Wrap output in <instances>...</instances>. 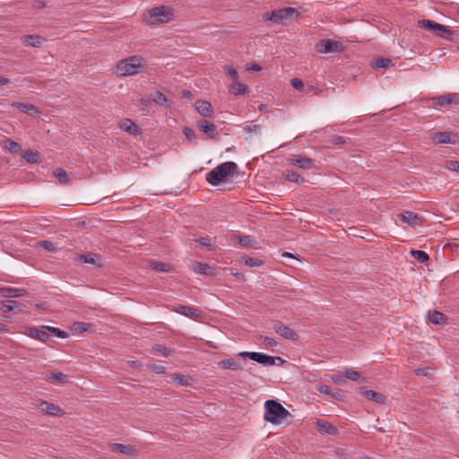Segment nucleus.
<instances>
[{"mask_svg": "<svg viewBox=\"0 0 459 459\" xmlns=\"http://www.w3.org/2000/svg\"><path fill=\"white\" fill-rule=\"evenodd\" d=\"M288 417H291L290 412L276 400H268L264 403V420L273 424H281Z\"/></svg>", "mask_w": 459, "mask_h": 459, "instance_id": "obj_1", "label": "nucleus"}, {"mask_svg": "<svg viewBox=\"0 0 459 459\" xmlns=\"http://www.w3.org/2000/svg\"><path fill=\"white\" fill-rule=\"evenodd\" d=\"M145 66V61L143 57L133 56L121 60L117 65V74L118 76H130L139 74Z\"/></svg>", "mask_w": 459, "mask_h": 459, "instance_id": "obj_2", "label": "nucleus"}, {"mask_svg": "<svg viewBox=\"0 0 459 459\" xmlns=\"http://www.w3.org/2000/svg\"><path fill=\"white\" fill-rule=\"evenodd\" d=\"M298 17V11L293 7H284L273 10L264 15L266 20H269L277 24H287L291 22Z\"/></svg>", "mask_w": 459, "mask_h": 459, "instance_id": "obj_3", "label": "nucleus"}, {"mask_svg": "<svg viewBox=\"0 0 459 459\" xmlns=\"http://www.w3.org/2000/svg\"><path fill=\"white\" fill-rule=\"evenodd\" d=\"M174 19L173 10L169 6L154 7L149 11L147 22L151 24L165 23Z\"/></svg>", "mask_w": 459, "mask_h": 459, "instance_id": "obj_4", "label": "nucleus"}, {"mask_svg": "<svg viewBox=\"0 0 459 459\" xmlns=\"http://www.w3.org/2000/svg\"><path fill=\"white\" fill-rule=\"evenodd\" d=\"M240 174H206V181L212 186H221L224 189H230L231 186L238 183L236 178Z\"/></svg>", "mask_w": 459, "mask_h": 459, "instance_id": "obj_5", "label": "nucleus"}, {"mask_svg": "<svg viewBox=\"0 0 459 459\" xmlns=\"http://www.w3.org/2000/svg\"><path fill=\"white\" fill-rule=\"evenodd\" d=\"M316 48L317 52L327 54V53H338L342 50V46L340 42L333 39H323L320 40L316 45Z\"/></svg>", "mask_w": 459, "mask_h": 459, "instance_id": "obj_6", "label": "nucleus"}, {"mask_svg": "<svg viewBox=\"0 0 459 459\" xmlns=\"http://www.w3.org/2000/svg\"><path fill=\"white\" fill-rule=\"evenodd\" d=\"M434 105L450 107L459 105V93L451 92L432 98Z\"/></svg>", "mask_w": 459, "mask_h": 459, "instance_id": "obj_7", "label": "nucleus"}, {"mask_svg": "<svg viewBox=\"0 0 459 459\" xmlns=\"http://www.w3.org/2000/svg\"><path fill=\"white\" fill-rule=\"evenodd\" d=\"M273 329L277 334L283 337L284 339L293 342H297L299 340V334L293 329L281 321H276L273 324Z\"/></svg>", "mask_w": 459, "mask_h": 459, "instance_id": "obj_8", "label": "nucleus"}, {"mask_svg": "<svg viewBox=\"0 0 459 459\" xmlns=\"http://www.w3.org/2000/svg\"><path fill=\"white\" fill-rule=\"evenodd\" d=\"M290 164L302 169H314V160L301 154L292 155L289 159Z\"/></svg>", "mask_w": 459, "mask_h": 459, "instance_id": "obj_9", "label": "nucleus"}, {"mask_svg": "<svg viewBox=\"0 0 459 459\" xmlns=\"http://www.w3.org/2000/svg\"><path fill=\"white\" fill-rule=\"evenodd\" d=\"M197 126L201 132L211 139H214L219 135L216 126L205 119L199 120Z\"/></svg>", "mask_w": 459, "mask_h": 459, "instance_id": "obj_10", "label": "nucleus"}, {"mask_svg": "<svg viewBox=\"0 0 459 459\" xmlns=\"http://www.w3.org/2000/svg\"><path fill=\"white\" fill-rule=\"evenodd\" d=\"M422 24L424 28L429 29L430 30H438L446 34V38L447 39H451L452 36L454 35V31L449 30L447 27H446L443 24H440L437 22L431 21V20H423Z\"/></svg>", "mask_w": 459, "mask_h": 459, "instance_id": "obj_11", "label": "nucleus"}, {"mask_svg": "<svg viewBox=\"0 0 459 459\" xmlns=\"http://www.w3.org/2000/svg\"><path fill=\"white\" fill-rule=\"evenodd\" d=\"M39 409L45 414L51 416H61L64 414V411L58 405L47 401H42L39 404Z\"/></svg>", "mask_w": 459, "mask_h": 459, "instance_id": "obj_12", "label": "nucleus"}, {"mask_svg": "<svg viewBox=\"0 0 459 459\" xmlns=\"http://www.w3.org/2000/svg\"><path fill=\"white\" fill-rule=\"evenodd\" d=\"M0 309L4 310V312L13 311L17 314L26 312L25 306L16 300H3V301H1Z\"/></svg>", "mask_w": 459, "mask_h": 459, "instance_id": "obj_13", "label": "nucleus"}, {"mask_svg": "<svg viewBox=\"0 0 459 459\" xmlns=\"http://www.w3.org/2000/svg\"><path fill=\"white\" fill-rule=\"evenodd\" d=\"M119 128L131 135H138L141 134V129L137 124H135L130 118H124L119 122Z\"/></svg>", "mask_w": 459, "mask_h": 459, "instance_id": "obj_14", "label": "nucleus"}, {"mask_svg": "<svg viewBox=\"0 0 459 459\" xmlns=\"http://www.w3.org/2000/svg\"><path fill=\"white\" fill-rule=\"evenodd\" d=\"M191 269L198 274L203 275H208V276H213L215 275V268L210 266L206 263H201V262H192L191 264Z\"/></svg>", "mask_w": 459, "mask_h": 459, "instance_id": "obj_15", "label": "nucleus"}, {"mask_svg": "<svg viewBox=\"0 0 459 459\" xmlns=\"http://www.w3.org/2000/svg\"><path fill=\"white\" fill-rule=\"evenodd\" d=\"M359 393L364 395L367 399L373 401L379 404H385L386 403V397L381 394L373 390H367L366 387L360 386Z\"/></svg>", "mask_w": 459, "mask_h": 459, "instance_id": "obj_16", "label": "nucleus"}, {"mask_svg": "<svg viewBox=\"0 0 459 459\" xmlns=\"http://www.w3.org/2000/svg\"><path fill=\"white\" fill-rule=\"evenodd\" d=\"M254 357V361L262 364L264 366H273L275 364L276 360L283 363L284 360L281 357H273L264 353L255 352Z\"/></svg>", "mask_w": 459, "mask_h": 459, "instance_id": "obj_17", "label": "nucleus"}, {"mask_svg": "<svg viewBox=\"0 0 459 459\" xmlns=\"http://www.w3.org/2000/svg\"><path fill=\"white\" fill-rule=\"evenodd\" d=\"M110 447L113 452L120 453L123 455H127L130 456H134L138 455V450L131 445L112 443L110 444Z\"/></svg>", "mask_w": 459, "mask_h": 459, "instance_id": "obj_18", "label": "nucleus"}, {"mask_svg": "<svg viewBox=\"0 0 459 459\" xmlns=\"http://www.w3.org/2000/svg\"><path fill=\"white\" fill-rule=\"evenodd\" d=\"M455 135L453 133L445 131V132H436L431 134L430 138L435 143H454L453 138Z\"/></svg>", "mask_w": 459, "mask_h": 459, "instance_id": "obj_19", "label": "nucleus"}, {"mask_svg": "<svg viewBox=\"0 0 459 459\" xmlns=\"http://www.w3.org/2000/svg\"><path fill=\"white\" fill-rule=\"evenodd\" d=\"M316 429L322 433H326L332 436H337L339 434L338 429L325 420H317Z\"/></svg>", "mask_w": 459, "mask_h": 459, "instance_id": "obj_20", "label": "nucleus"}, {"mask_svg": "<svg viewBox=\"0 0 459 459\" xmlns=\"http://www.w3.org/2000/svg\"><path fill=\"white\" fill-rule=\"evenodd\" d=\"M175 311L192 319L200 317L202 314V311L196 307L183 305L177 307Z\"/></svg>", "mask_w": 459, "mask_h": 459, "instance_id": "obj_21", "label": "nucleus"}, {"mask_svg": "<svg viewBox=\"0 0 459 459\" xmlns=\"http://www.w3.org/2000/svg\"><path fill=\"white\" fill-rule=\"evenodd\" d=\"M398 218L409 225L415 226L421 222V218L415 212L406 211L403 213L398 214Z\"/></svg>", "mask_w": 459, "mask_h": 459, "instance_id": "obj_22", "label": "nucleus"}, {"mask_svg": "<svg viewBox=\"0 0 459 459\" xmlns=\"http://www.w3.org/2000/svg\"><path fill=\"white\" fill-rule=\"evenodd\" d=\"M22 157L30 164H39L42 161V155L38 151L26 150L22 153Z\"/></svg>", "mask_w": 459, "mask_h": 459, "instance_id": "obj_23", "label": "nucleus"}, {"mask_svg": "<svg viewBox=\"0 0 459 459\" xmlns=\"http://www.w3.org/2000/svg\"><path fill=\"white\" fill-rule=\"evenodd\" d=\"M27 335L44 342L49 339V333L42 328L29 327L27 329Z\"/></svg>", "mask_w": 459, "mask_h": 459, "instance_id": "obj_24", "label": "nucleus"}, {"mask_svg": "<svg viewBox=\"0 0 459 459\" xmlns=\"http://www.w3.org/2000/svg\"><path fill=\"white\" fill-rule=\"evenodd\" d=\"M25 294L26 290L24 289H16L11 287L0 288V296L4 298H19L24 296Z\"/></svg>", "mask_w": 459, "mask_h": 459, "instance_id": "obj_25", "label": "nucleus"}, {"mask_svg": "<svg viewBox=\"0 0 459 459\" xmlns=\"http://www.w3.org/2000/svg\"><path fill=\"white\" fill-rule=\"evenodd\" d=\"M195 108L197 112L204 117H211L213 113V108L212 104L206 100L196 101Z\"/></svg>", "mask_w": 459, "mask_h": 459, "instance_id": "obj_26", "label": "nucleus"}, {"mask_svg": "<svg viewBox=\"0 0 459 459\" xmlns=\"http://www.w3.org/2000/svg\"><path fill=\"white\" fill-rule=\"evenodd\" d=\"M218 365L223 369H232L235 371L243 369L239 361L233 358L222 359L218 363Z\"/></svg>", "mask_w": 459, "mask_h": 459, "instance_id": "obj_27", "label": "nucleus"}, {"mask_svg": "<svg viewBox=\"0 0 459 459\" xmlns=\"http://www.w3.org/2000/svg\"><path fill=\"white\" fill-rule=\"evenodd\" d=\"M3 144L13 155H18L22 152V145L11 138L5 137L3 141Z\"/></svg>", "mask_w": 459, "mask_h": 459, "instance_id": "obj_28", "label": "nucleus"}, {"mask_svg": "<svg viewBox=\"0 0 459 459\" xmlns=\"http://www.w3.org/2000/svg\"><path fill=\"white\" fill-rule=\"evenodd\" d=\"M79 260L84 264H97L98 266H101V257L98 254L94 253H87L82 254L79 255Z\"/></svg>", "mask_w": 459, "mask_h": 459, "instance_id": "obj_29", "label": "nucleus"}, {"mask_svg": "<svg viewBox=\"0 0 459 459\" xmlns=\"http://www.w3.org/2000/svg\"><path fill=\"white\" fill-rule=\"evenodd\" d=\"M12 106L26 114H30V115L39 114V110L38 109V108H36L32 104H27V103H22V102H13L12 104Z\"/></svg>", "mask_w": 459, "mask_h": 459, "instance_id": "obj_30", "label": "nucleus"}, {"mask_svg": "<svg viewBox=\"0 0 459 459\" xmlns=\"http://www.w3.org/2000/svg\"><path fill=\"white\" fill-rule=\"evenodd\" d=\"M93 325L90 323H84V322H74L72 326L71 330L74 333H83L85 332H92Z\"/></svg>", "mask_w": 459, "mask_h": 459, "instance_id": "obj_31", "label": "nucleus"}, {"mask_svg": "<svg viewBox=\"0 0 459 459\" xmlns=\"http://www.w3.org/2000/svg\"><path fill=\"white\" fill-rule=\"evenodd\" d=\"M428 319L433 325H442L446 323V316L443 313L434 310L429 312Z\"/></svg>", "mask_w": 459, "mask_h": 459, "instance_id": "obj_32", "label": "nucleus"}, {"mask_svg": "<svg viewBox=\"0 0 459 459\" xmlns=\"http://www.w3.org/2000/svg\"><path fill=\"white\" fill-rule=\"evenodd\" d=\"M238 165L233 161H227L220 164L212 172H236Z\"/></svg>", "mask_w": 459, "mask_h": 459, "instance_id": "obj_33", "label": "nucleus"}, {"mask_svg": "<svg viewBox=\"0 0 459 459\" xmlns=\"http://www.w3.org/2000/svg\"><path fill=\"white\" fill-rule=\"evenodd\" d=\"M171 378L174 382H176L179 385L187 386L191 385L192 377L189 376H186L183 374H173L171 375Z\"/></svg>", "mask_w": 459, "mask_h": 459, "instance_id": "obj_34", "label": "nucleus"}, {"mask_svg": "<svg viewBox=\"0 0 459 459\" xmlns=\"http://www.w3.org/2000/svg\"><path fill=\"white\" fill-rule=\"evenodd\" d=\"M43 39L37 35H27L22 39L23 44L31 47H39L42 43Z\"/></svg>", "mask_w": 459, "mask_h": 459, "instance_id": "obj_35", "label": "nucleus"}, {"mask_svg": "<svg viewBox=\"0 0 459 459\" xmlns=\"http://www.w3.org/2000/svg\"><path fill=\"white\" fill-rule=\"evenodd\" d=\"M247 91V86L240 82H238V80L234 81L230 87V92L238 95V94H245Z\"/></svg>", "mask_w": 459, "mask_h": 459, "instance_id": "obj_36", "label": "nucleus"}, {"mask_svg": "<svg viewBox=\"0 0 459 459\" xmlns=\"http://www.w3.org/2000/svg\"><path fill=\"white\" fill-rule=\"evenodd\" d=\"M150 267L157 272H169L171 270V265L167 263L152 261L150 263Z\"/></svg>", "mask_w": 459, "mask_h": 459, "instance_id": "obj_37", "label": "nucleus"}, {"mask_svg": "<svg viewBox=\"0 0 459 459\" xmlns=\"http://www.w3.org/2000/svg\"><path fill=\"white\" fill-rule=\"evenodd\" d=\"M392 65H393V61L390 58H386V57H378L373 63V66L377 69L388 68Z\"/></svg>", "mask_w": 459, "mask_h": 459, "instance_id": "obj_38", "label": "nucleus"}, {"mask_svg": "<svg viewBox=\"0 0 459 459\" xmlns=\"http://www.w3.org/2000/svg\"><path fill=\"white\" fill-rule=\"evenodd\" d=\"M411 256L420 263H425L429 260V255L422 250H411Z\"/></svg>", "mask_w": 459, "mask_h": 459, "instance_id": "obj_39", "label": "nucleus"}, {"mask_svg": "<svg viewBox=\"0 0 459 459\" xmlns=\"http://www.w3.org/2000/svg\"><path fill=\"white\" fill-rule=\"evenodd\" d=\"M152 101L156 102L157 104L160 106H167L168 105V99L165 94H163L161 91H155L152 98Z\"/></svg>", "mask_w": 459, "mask_h": 459, "instance_id": "obj_40", "label": "nucleus"}, {"mask_svg": "<svg viewBox=\"0 0 459 459\" xmlns=\"http://www.w3.org/2000/svg\"><path fill=\"white\" fill-rule=\"evenodd\" d=\"M283 178L293 183L301 184L306 182L305 178L301 176V174H282Z\"/></svg>", "mask_w": 459, "mask_h": 459, "instance_id": "obj_41", "label": "nucleus"}, {"mask_svg": "<svg viewBox=\"0 0 459 459\" xmlns=\"http://www.w3.org/2000/svg\"><path fill=\"white\" fill-rule=\"evenodd\" d=\"M57 180L60 185H67L73 182V178L70 177V174H51Z\"/></svg>", "mask_w": 459, "mask_h": 459, "instance_id": "obj_42", "label": "nucleus"}, {"mask_svg": "<svg viewBox=\"0 0 459 459\" xmlns=\"http://www.w3.org/2000/svg\"><path fill=\"white\" fill-rule=\"evenodd\" d=\"M48 379L55 381V382H58V383H67L68 382V377L62 372L52 373L48 377Z\"/></svg>", "mask_w": 459, "mask_h": 459, "instance_id": "obj_43", "label": "nucleus"}, {"mask_svg": "<svg viewBox=\"0 0 459 459\" xmlns=\"http://www.w3.org/2000/svg\"><path fill=\"white\" fill-rule=\"evenodd\" d=\"M152 351L160 353L164 357H169L171 355V350L160 344H155L152 346Z\"/></svg>", "mask_w": 459, "mask_h": 459, "instance_id": "obj_44", "label": "nucleus"}, {"mask_svg": "<svg viewBox=\"0 0 459 459\" xmlns=\"http://www.w3.org/2000/svg\"><path fill=\"white\" fill-rule=\"evenodd\" d=\"M244 264L249 267H260L264 264V262L258 258L244 257Z\"/></svg>", "mask_w": 459, "mask_h": 459, "instance_id": "obj_45", "label": "nucleus"}, {"mask_svg": "<svg viewBox=\"0 0 459 459\" xmlns=\"http://www.w3.org/2000/svg\"><path fill=\"white\" fill-rule=\"evenodd\" d=\"M244 129L248 134H257L260 132V126L255 121H250L246 124Z\"/></svg>", "mask_w": 459, "mask_h": 459, "instance_id": "obj_46", "label": "nucleus"}, {"mask_svg": "<svg viewBox=\"0 0 459 459\" xmlns=\"http://www.w3.org/2000/svg\"><path fill=\"white\" fill-rule=\"evenodd\" d=\"M344 377L352 381H360L362 378L361 374L353 369H346Z\"/></svg>", "mask_w": 459, "mask_h": 459, "instance_id": "obj_47", "label": "nucleus"}, {"mask_svg": "<svg viewBox=\"0 0 459 459\" xmlns=\"http://www.w3.org/2000/svg\"><path fill=\"white\" fill-rule=\"evenodd\" d=\"M195 242H197L200 246L207 247L209 250L212 249V245L211 244V239L209 238H195Z\"/></svg>", "mask_w": 459, "mask_h": 459, "instance_id": "obj_48", "label": "nucleus"}, {"mask_svg": "<svg viewBox=\"0 0 459 459\" xmlns=\"http://www.w3.org/2000/svg\"><path fill=\"white\" fill-rule=\"evenodd\" d=\"M39 246L49 252H53L56 250L54 243L48 240H43L39 242Z\"/></svg>", "mask_w": 459, "mask_h": 459, "instance_id": "obj_49", "label": "nucleus"}, {"mask_svg": "<svg viewBox=\"0 0 459 459\" xmlns=\"http://www.w3.org/2000/svg\"><path fill=\"white\" fill-rule=\"evenodd\" d=\"M446 168L450 171L459 172V161L448 160L446 163Z\"/></svg>", "mask_w": 459, "mask_h": 459, "instance_id": "obj_50", "label": "nucleus"}, {"mask_svg": "<svg viewBox=\"0 0 459 459\" xmlns=\"http://www.w3.org/2000/svg\"><path fill=\"white\" fill-rule=\"evenodd\" d=\"M316 389L321 394H325L335 397V395L332 393L331 387L327 385H320L316 387Z\"/></svg>", "mask_w": 459, "mask_h": 459, "instance_id": "obj_51", "label": "nucleus"}, {"mask_svg": "<svg viewBox=\"0 0 459 459\" xmlns=\"http://www.w3.org/2000/svg\"><path fill=\"white\" fill-rule=\"evenodd\" d=\"M183 133L187 140H189V141L195 140V133L192 128L185 127L183 129Z\"/></svg>", "mask_w": 459, "mask_h": 459, "instance_id": "obj_52", "label": "nucleus"}, {"mask_svg": "<svg viewBox=\"0 0 459 459\" xmlns=\"http://www.w3.org/2000/svg\"><path fill=\"white\" fill-rule=\"evenodd\" d=\"M252 238L250 236H240L239 237V244L243 247H252Z\"/></svg>", "mask_w": 459, "mask_h": 459, "instance_id": "obj_53", "label": "nucleus"}, {"mask_svg": "<svg viewBox=\"0 0 459 459\" xmlns=\"http://www.w3.org/2000/svg\"><path fill=\"white\" fill-rule=\"evenodd\" d=\"M290 82H291V86H292L295 90H299V91H300V90L303 88V86H304L303 82H302L300 79H299V78H293V79L290 81Z\"/></svg>", "mask_w": 459, "mask_h": 459, "instance_id": "obj_54", "label": "nucleus"}, {"mask_svg": "<svg viewBox=\"0 0 459 459\" xmlns=\"http://www.w3.org/2000/svg\"><path fill=\"white\" fill-rule=\"evenodd\" d=\"M226 70L229 74V75L234 80H238V71L233 67V66H227L226 67Z\"/></svg>", "mask_w": 459, "mask_h": 459, "instance_id": "obj_55", "label": "nucleus"}, {"mask_svg": "<svg viewBox=\"0 0 459 459\" xmlns=\"http://www.w3.org/2000/svg\"><path fill=\"white\" fill-rule=\"evenodd\" d=\"M264 344L268 347H274L277 345V342L272 337L265 336L264 338Z\"/></svg>", "mask_w": 459, "mask_h": 459, "instance_id": "obj_56", "label": "nucleus"}, {"mask_svg": "<svg viewBox=\"0 0 459 459\" xmlns=\"http://www.w3.org/2000/svg\"><path fill=\"white\" fill-rule=\"evenodd\" d=\"M153 372L157 373V374H162L165 372L166 368L165 367L161 366V365H152L149 367Z\"/></svg>", "mask_w": 459, "mask_h": 459, "instance_id": "obj_57", "label": "nucleus"}, {"mask_svg": "<svg viewBox=\"0 0 459 459\" xmlns=\"http://www.w3.org/2000/svg\"><path fill=\"white\" fill-rule=\"evenodd\" d=\"M255 351H241L238 353L239 357L248 358L251 360H254L253 355H255Z\"/></svg>", "mask_w": 459, "mask_h": 459, "instance_id": "obj_58", "label": "nucleus"}, {"mask_svg": "<svg viewBox=\"0 0 459 459\" xmlns=\"http://www.w3.org/2000/svg\"><path fill=\"white\" fill-rule=\"evenodd\" d=\"M55 336L58 337V338H61V339H65V338H67L69 335H68V333L66 332L57 328V330L56 331V335Z\"/></svg>", "mask_w": 459, "mask_h": 459, "instance_id": "obj_59", "label": "nucleus"}, {"mask_svg": "<svg viewBox=\"0 0 459 459\" xmlns=\"http://www.w3.org/2000/svg\"><path fill=\"white\" fill-rule=\"evenodd\" d=\"M248 71L259 72L262 70V66L258 64H252L247 67Z\"/></svg>", "mask_w": 459, "mask_h": 459, "instance_id": "obj_60", "label": "nucleus"}, {"mask_svg": "<svg viewBox=\"0 0 459 459\" xmlns=\"http://www.w3.org/2000/svg\"><path fill=\"white\" fill-rule=\"evenodd\" d=\"M41 328L45 329V331H48V332L51 333L54 335H56V331L57 330L56 327L48 326V325H42Z\"/></svg>", "mask_w": 459, "mask_h": 459, "instance_id": "obj_61", "label": "nucleus"}, {"mask_svg": "<svg viewBox=\"0 0 459 459\" xmlns=\"http://www.w3.org/2000/svg\"><path fill=\"white\" fill-rule=\"evenodd\" d=\"M332 379L335 384H342L344 382L342 376H334L332 377Z\"/></svg>", "mask_w": 459, "mask_h": 459, "instance_id": "obj_62", "label": "nucleus"}, {"mask_svg": "<svg viewBox=\"0 0 459 459\" xmlns=\"http://www.w3.org/2000/svg\"><path fill=\"white\" fill-rule=\"evenodd\" d=\"M192 92L188 90H185L182 91V97L185 99H191L192 98Z\"/></svg>", "mask_w": 459, "mask_h": 459, "instance_id": "obj_63", "label": "nucleus"}, {"mask_svg": "<svg viewBox=\"0 0 459 459\" xmlns=\"http://www.w3.org/2000/svg\"><path fill=\"white\" fill-rule=\"evenodd\" d=\"M140 102L142 105L148 107L151 104V100L147 98H141Z\"/></svg>", "mask_w": 459, "mask_h": 459, "instance_id": "obj_64", "label": "nucleus"}]
</instances>
